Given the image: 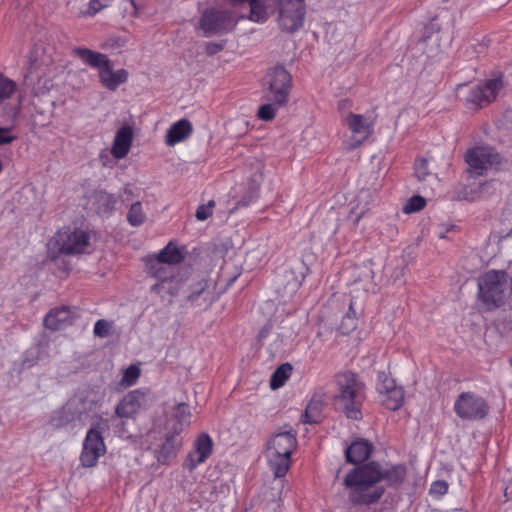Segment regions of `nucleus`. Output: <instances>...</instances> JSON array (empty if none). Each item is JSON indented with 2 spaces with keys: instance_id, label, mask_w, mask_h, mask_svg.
Here are the masks:
<instances>
[{
  "instance_id": "f257e3e1",
  "label": "nucleus",
  "mask_w": 512,
  "mask_h": 512,
  "mask_svg": "<svg viewBox=\"0 0 512 512\" xmlns=\"http://www.w3.org/2000/svg\"><path fill=\"white\" fill-rule=\"evenodd\" d=\"M406 469L403 465H382L371 461L352 469L344 478L343 484L351 488L349 501L354 505H371L383 496L385 488L376 484L384 480L390 486L403 482Z\"/></svg>"
},
{
  "instance_id": "f03ea898",
  "label": "nucleus",
  "mask_w": 512,
  "mask_h": 512,
  "mask_svg": "<svg viewBox=\"0 0 512 512\" xmlns=\"http://www.w3.org/2000/svg\"><path fill=\"white\" fill-rule=\"evenodd\" d=\"M348 273L351 279L349 295L346 296L344 294L334 293L329 299V305L331 307L341 304V312H345L339 326L343 334H348L356 328L357 314L361 313L363 310L361 303L356 300L357 297L354 296V293L360 291L367 293L374 291L376 287L371 261L354 264L348 269Z\"/></svg>"
},
{
  "instance_id": "7ed1b4c3",
  "label": "nucleus",
  "mask_w": 512,
  "mask_h": 512,
  "mask_svg": "<svg viewBox=\"0 0 512 512\" xmlns=\"http://www.w3.org/2000/svg\"><path fill=\"white\" fill-rule=\"evenodd\" d=\"M337 393L335 401L345 415L353 420L362 417L361 406L365 400V384L358 374L349 370L339 372L334 377Z\"/></svg>"
},
{
  "instance_id": "20e7f679",
  "label": "nucleus",
  "mask_w": 512,
  "mask_h": 512,
  "mask_svg": "<svg viewBox=\"0 0 512 512\" xmlns=\"http://www.w3.org/2000/svg\"><path fill=\"white\" fill-rule=\"evenodd\" d=\"M293 429L277 432L267 442V457L275 477H283L290 467L291 455L297 447Z\"/></svg>"
},
{
  "instance_id": "39448f33",
  "label": "nucleus",
  "mask_w": 512,
  "mask_h": 512,
  "mask_svg": "<svg viewBox=\"0 0 512 512\" xmlns=\"http://www.w3.org/2000/svg\"><path fill=\"white\" fill-rule=\"evenodd\" d=\"M144 261L147 274L158 280V282L151 287V292L161 297H163L165 293L177 295L178 289H176V286L183 280L182 272H180L176 266L164 263L150 255H148Z\"/></svg>"
},
{
  "instance_id": "423d86ee",
  "label": "nucleus",
  "mask_w": 512,
  "mask_h": 512,
  "mask_svg": "<svg viewBox=\"0 0 512 512\" xmlns=\"http://www.w3.org/2000/svg\"><path fill=\"white\" fill-rule=\"evenodd\" d=\"M506 290L505 272L491 270L478 280V297L489 311L504 304Z\"/></svg>"
},
{
  "instance_id": "0eeeda50",
  "label": "nucleus",
  "mask_w": 512,
  "mask_h": 512,
  "mask_svg": "<svg viewBox=\"0 0 512 512\" xmlns=\"http://www.w3.org/2000/svg\"><path fill=\"white\" fill-rule=\"evenodd\" d=\"M291 75L283 66H275L270 69L265 77V97L276 106H284L288 101L291 88Z\"/></svg>"
},
{
  "instance_id": "6e6552de",
  "label": "nucleus",
  "mask_w": 512,
  "mask_h": 512,
  "mask_svg": "<svg viewBox=\"0 0 512 512\" xmlns=\"http://www.w3.org/2000/svg\"><path fill=\"white\" fill-rule=\"evenodd\" d=\"M278 25L283 32L294 33L303 26L306 7L304 0H277Z\"/></svg>"
},
{
  "instance_id": "1a4fd4ad",
  "label": "nucleus",
  "mask_w": 512,
  "mask_h": 512,
  "mask_svg": "<svg viewBox=\"0 0 512 512\" xmlns=\"http://www.w3.org/2000/svg\"><path fill=\"white\" fill-rule=\"evenodd\" d=\"M454 411L463 420H481L489 412L487 401L473 392L461 393L455 403Z\"/></svg>"
},
{
  "instance_id": "9d476101",
  "label": "nucleus",
  "mask_w": 512,
  "mask_h": 512,
  "mask_svg": "<svg viewBox=\"0 0 512 512\" xmlns=\"http://www.w3.org/2000/svg\"><path fill=\"white\" fill-rule=\"evenodd\" d=\"M52 243L58 247L62 254H80L85 252L89 246L90 234L82 229L64 228L55 235Z\"/></svg>"
},
{
  "instance_id": "9b49d317",
  "label": "nucleus",
  "mask_w": 512,
  "mask_h": 512,
  "mask_svg": "<svg viewBox=\"0 0 512 512\" xmlns=\"http://www.w3.org/2000/svg\"><path fill=\"white\" fill-rule=\"evenodd\" d=\"M237 20L230 10L207 9L202 14L199 27L205 37L233 28Z\"/></svg>"
},
{
  "instance_id": "f8f14e48",
  "label": "nucleus",
  "mask_w": 512,
  "mask_h": 512,
  "mask_svg": "<svg viewBox=\"0 0 512 512\" xmlns=\"http://www.w3.org/2000/svg\"><path fill=\"white\" fill-rule=\"evenodd\" d=\"M465 160L476 176L485 174L501 163L500 155L490 147H474L466 152Z\"/></svg>"
},
{
  "instance_id": "ddd939ff",
  "label": "nucleus",
  "mask_w": 512,
  "mask_h": 512,
  "mask_svg": "<svg viewBox=\"0 0 512 512\" xmlns=\"http://www.w3.org/2000/svg\"><path fill=\"white\" fill-rule=\"evenodd\" d=\"M106 447L101 433L95 429H90L83 443V450L80 456L84 467H93L97 464L100 456L104 455Z\"/></svg>"
},
{
  "instance_id": "4468645a",
  "label": "nucleus",
  "mask_w": 512,
  "mask_h": 512,
  "mask_svg": "<svg viewBox=\"0 0 512 512\" xmlns=\"http://www.w3.org/2000/svg\"><path fill=\"white\" fill-rule=\"evenodd\" d=\"M381 385L379 391L382 394L383 405L392 411L401 408L404 402V390L402 387L397 386L395 380L388 378L385 374L379 376Z\"/></svg>"
},
{
  "instance_id": "2eb2a0df",
  "label": "nucleus",
  "mask_w": 512,
  "mask_h": 512,
  "mask_svg": "<svg viewBox=\"0 0 512 512\" xmlns=\"http://www.w3.org/2000/svg\"><path fill=\"white\" fill-rule=\"evenodd\" d=\"M146 395L140 390H133L126 394L115 408V415L122 420L133 419L144 406Z\"/></svg>"
},
{
  "instance_id": "dca6fc26",
  "label": "nucleus",
  "mask_w": 512,
  "mask_h": 512,
  "mask_svg": "<svg viewBox=\"0 0 512 512\" xmlns=\"http://www.w3.org/2000/svg\"><path fill=\"white\" fill-rule=\"evenodd\" d=\"M182 276V282L176 286L178 294L180 292L184 293L188 301L193 302L204 293L207 283L198 273H195L188 268H185L182 271Z\"/></svg>"
},
{
  "instance_id": "f3484780",
  "label": "nucleus",
  "mask_w": 512,
  "mask_h": 512,
  "mask_svg": "<svg viewBox=\"0 0 512 512\" xmlns=\"http://www.w3.org/2000/svg\"><path fill=\"white\" fill-rule=\"evenodd\" d=\"M213 450V441L207 433L200 434L194 443V450L191 451L184 463L189 471L194 470L199 464L203 463Z\"/></svg>"
},
{
  "instance_id": "a211bd4d",
  "label": "nucleus",
  "mask_w": 512,
  "mask_h": 512,
  "mask_svg": "<svg viewBox=\"0 0 512 512\" xmlns=\"http://www.w3.org/2000/svg\"><path fill=\"white\" fill-rule=\"evenodd\" d=\"M372 201V194L368 189H362L358 193L355 200L351 203L348 215V220L352 223L353 227H358L361 219L368 214Z\"/></svg>"
},
{
  "instance_id": "6ab92c4d",
  "label": "nucleus",
  "mask_w": 512,
  "mask_h": 512,
  "mask_svg": "<svg viewBox=\"0 0 512 512\" xmlns=\"http://www.w3.org/2000/svg\"><path fill=\"white\" fill-rule=\"evenodd\" d=\"M98 75L101 84L111 91H115L120 84L125 83L128 79L127 70L119 69L117 71H113L112 63L109 58L107 59V64H103L99 69Z\"/></svg>"
},
{
  "instance_id": "aec40b11",
  "label": "nucleus",
  "mask_w": 512,
  "mask_h": 512,
  "mask_svg": "<svg viewBox=\"0 0 512 512\" xmlns=\"http://www.w3.org/2000/svg\"><path fill=\"white\" fill-rule=\"evenodd\" d=\"M89 208L98 215H108L114 209L116 200L112 194L103 190H95L88 197Z\"/></svg>"
},
{
  "instance_id": "412c9836",
  "label": "nucleus",
  "mask_w": 512,
  "mask_h": 512,
  "mask_svg": "<svg viewBox=\"0 0 512 512\" xmlns=\"http://www.w3.org/2000/svg\"><path fill=\"white\" fill-rule=\"evenodd\" d=\"M133 140V130L130 126H122L115 134L111 154L116 159H122L129 153Z\"/></svg>"
},
{
  "instance_id": "4be33fe9",
  "label": "nucleus",
  "mask_w": 512,
  "mask_h": 512,
  "mask_svg": "<svg viewBox=\"0 0 512 512\" xmlns=\"http://www.w3.org/2000/svg\"><path fill=\"white\" fill-rule=\"evenodd\" d=\"M54 46L38 42L29 54L30 72L41 66H49L53 62Z\"/></svg>"
},
{
  "instance_id": "5701e85b",
  "label": "nucleus",
  "mask_w": 512,
  "mask_h": 512,
  "mask_svg": "<svg viewBox=\"0 0 512 512\" xmlns=\"http://www.w3.org/2000/svg\"><path fill=\"white\" fill-rule=\"evenodd\" d=\"M325 403V394L316 392L313 394L302 415L305 424H317L322 421V411Z\"/></svg>"
},
{
  "instance_id": "b1692460",
  "label": "nucleus",
  "mask_w": 512,
  "mask_h": 512,
  "mask_svg": "<svg viewBox=\"0 0 512 512\" xmlns=\"http://www.w3.org/2000/svg\"><path fill=\"white\" fill-rule=\"evenodd\" d=\"M373 451V446L367 440L359 439L354 441L346 450V461L358 464L368 459Z\"/></svg>"
},
{
  "instance_id": "393cba45",
  "label": "nucleus",
  "mask_w": 512,
  "mask_h": 512,
  "mask_svg": "<svg viewBox=\"0 0 512 512\" xmlns=\"http://www.w3.org/2000/svg\"><path fill=\"white\" fill-rule=\"evenodd\" d=\"M501 87L502 81L500 79H490L484 85H479L472 91L470 100L478 104L489 103L495 99L496 93Z\"/></svg>"
},
{
  "instance_id": "a878e982",
  "label": "nucleus",
  "mask_w": 512,
  "mask_h": 512,
  "mask_svg": "<svg viewBox=\"0 0 512 512\" xmlns=\"http://www.w3.org/2000/svg\"><path fill=\"white\" fill-rule=\"evenodd\" d=\"M180 434L173 432L168 434L165 438L161 449L158 451L157 460L161 464H169L177 455V452L182 445Z\"/></svg>"
},
{
  "instance_id": "bb28decb",
  "label": "nucleus",
  "mask_w": 512,
  "mask_h": 512,
  "mask_svg": "<svg viewBox=\"0 0 512 512\" xmlns=\"http://www.w3.org/2000/svg\"><path fill=\"white\" fill-rule=\"evenodd\" d=\"M72 321V311L68 306L51 310L44 318V325L50 330H59Z\"/></svg>"
},
{
  "instance_id": "cd10ccee",
  "label": "nucleus",
  "mask_w": 512,
  "mask_h": 512,
  "mask_svg": "<svg viewBox=\"0 0 512 512\" xmlns=\"http://www.w3.org/2000/svg\"><path fill=\"white\" fill-rule=\"evenodd\" d=\"M346 122L353 133L354 136H359L360 138L355 140L353 144H351V148L358 147L368 136H369V125L366 122V119L362 115L350 113L346 117Z\"/></svg>"
},
{
  "instance_id": "c85d7f7f",
  "label": "nucleus",
  "mask_w": 512,
  "mask_h": 512,
  "mask_svg": "<svg viewBox=\"0 0 512 512\" xmlns=\"http://www.w3.org/2000/svg\"><path fill=\"white\" fill-rule=\"evenodd\" d=\"M190 407L186 403H180L175 406L171 419L168 421V426H171V430L180 434L184 427L190 424L191 419Z\"/></svg>"
},
{
  "instance_id": "c756f323",
  "label": "nucleus",
  "mask_w": 512,
  "mask_h": 512,
  "mask_svg": "<svg viewBox=\"0 0 512 512\" xmlns=\"http://www.w3.org/2000/svg\"><path fill=\"white\" fill-rule=\"evenodd\" d=\"M192 125L189 120L181 119L174 123L166 134V144L174 146L178 142L183 141L192 133Z\"/></svg>"
},
{
  "instance_id": "7c9ffc66",
  "label": "nucleus",
  "mask_w": 512,
  "mask_h": 512,
  "mask_svg": "<svg viewBox=\"0 0 512 512\" xmlns=\"http://www.w3.org/2000/svg\"><path fill=\"white\" fill-rule=\"evenodd\" d=\"M75 56L80 57L86 64L98 70L107 64V55L99 52L92 51L84 47H76L72 50Z\"/></svg>"
},
{
  "instance_id": "2f4dec72",
  "label": "nucleus",
  "mask_w": 512,
  "mask_h": 512,
  "mask_svg": "<svg viewBox=\"0 0 512 512\" xmlns=\"http://www.w3.org/2000/svg\"><path fill=\"white\" fill-rule=\"evenodd\" d=\"M258 342L261 346H267L271 352L277 350L282 343L279 333L273 332V324L268 321L258 334Z\"/></svg>"
},
{
  "instance_id": "473e14b6",
  "label": "nucleus",
  "mask_w": 512,
  "mask_h": 512,
  "mask_svg": "<svg viewBox=\"0 0 512 512\" xmlns=\"http://www.w3.org/2000/svg\"><path fill=\"white\" fill-rule=\"evenodd\" d=\"M152 256L172 266H176L184 260L183 252L172 241H170L158 254Z\"/></svg>"
},
{
  "instance_id": "72a5a7b5",
  "label": "nucleus",
  "mask_w": 512,
  "mask_h": 512,
  "mask_svg": "<svg viewBox=\"0 0 512 512\" xmlns=\"http://www.w3.org/2000/svg\"><path fill=\"white\" fill-rule=\"evenodd\" d=\"M80 413L75 409L72 403H67L62 409L51 419L54 427L60 428L73 422Z\"/></svg>"
},
{
  "instance_id": "f704fd0d",
  "label": "nucleus",
  "mask_w": 512,
  "mask_h": 512,
  "mask_svg": "<svg viewBox=\"0 0 512 512\" xmlns=\"http://www.w3.org/2000/svg\"><path fill=\"white\" fill-rule=\"evenodd\" d=\"M283 282L284 283L282 286L277 287V293L283 300H286L297 292L300 286V282L291 272L284 274Z\"/></svg>"
},
{
  "instance_id": "c9c22d12",
  "label": "nucleus",
  "mask_w": 512,
  "mask_h": 512,
  "mask_svg": "<svg viewBox=\"0 0 512 512\" xmlns=\"http://www.w3.org/2000/svg\"><path fill=\"white\" fill-rule=\"evenodd\" d=\"M292 371V366L289 363L281 364L272 374L270 379V387L275 390L284 385L285 381L289 378Z\"/></svg>"
},
{
  "instance_id": "e433bc0d",
  "label": "nucleus",
  "mask_w": 512,
  "mask_h": 512,
  "mask_svg": "<svg viewBox=\"0 0 512 512\" xmlns=\"http://www.w3.org/2000/svg\"><path fill=\"white\" fill-rule=\"evenodd\" d=\"M247 4L250 8L249 19L251 21L260 23L268 18L267 9L261 0H249Z\"/></svg>"
},
{
  "instance_id": "4c0bfd02",
  "label": "nucleus",
  "mask_w": 512,
  "mask_h": 512,
  "mask_svg": "<svg viewBox=\"0 0 512 512\" xmlns=\"http://www.w3.org/2000/svg\"><path fill=\"white\" fill-rule=\"evenodd\" d=\"M15 90V82L5 77L2 73H0V104L5 99L10 98V96L15 92Z\"/></svg>"
},
{
  "instance_id": "58836bf2",
  "label": "nucleus",
  "mask_w": 512,
  "mask_h": 512,
  "mask_svg": "<svg viewBox=\"0 0 512 512\" xmlns=\"http://www.w3.org/2000/svg\"><path fill=\"white\" fill-rule=\"evenodd\" d=\"M127 220L133 226H138L144 222L145 215L142 211L140 202L132 204L127 214Z\"/></svg>"
},
{
  "instance_id": "ea45409f",
  "label": "nucleus",
  "mask_w": 512,
  "mask_h": 512,
  "mask_svg": "<svg viewBox=\"0 0 512 512\" xmlns=\"http://www.w3.org/2000/svg\"><path fill=\"white\" fill-rule=\"evenodd\" d=\"M426 205V200L422 196L416 195L412 196L410 199L407 200L405 205L403 206V212L405 214H411L417 211H420L423 209Z\"/></svg>"
},
{
  "instance_id": "a19ab883",
  "label": "nucleus",
  "mask_w": 512,
  "mask_h": 512,
  "mask_svg": "<svg viewBox=\"0 0 512 512\" xmlns=\"http://www.w3.org/2000/svg\"><path fill=\"white\" fill-rule=\"evenodd\" d=\"M139 376L140 369L136 365H130L127 369H125L120 383L125 387H129L137 381Z\"/></svg>"
},
{
  "instance_id": "79ce46f5",
  "label": "nucleus",
  "mask_w": 512,
  "mask_h": 512,
  "mask_svg": "<svg viewBox=\"0 0 512 512\" xmlns=\"http://www.w3.org/2000/svg\"><path fill=\"white\" fill-rule=\"evenodd\" d=\"M273 102L264 104L259 107L257 116L263 121H271L275 117V106Z\"/></svg>"
},
{
  "instance_id": "37998d69",
  "label": "nucleus",
  "mask_w": 512,
  "mask_h": 512,
  "mask_svg": "<svg viewBox=\"0 0 512 512\" xmlns=\"http://www.w3.org/2000/svg\"><path fill=\"white\" fill-rule=\"evenodd\" d=\"M414 173L418 180L422 181L429 174L428 163L424 158L418 159L414 165Z\"/></svg>"
},
{
  "instance_id": "c03bdc74",
  "label": "nucleus",
  "mask_w": 512,
  "mask_h": 512,
  "mask_svg": "<svg viewBox=\"0 0 512 512\" xmlns=\"http://www.w3.org/2000/svg\"><path fill=\"white\" fill-rule=\"evenodd\" d=\"M111 330V323L107 320L100 319L94 325V334L100 338L109 336Z\"/></svg>"
},
{
  "instance_id": "a18cd8bd",
  "label": "nucleus",
  "mask_w": 512,
  "mask_h": 512,
  "mask_svg": "<svg viewBox=\"0 0 512 512\" xmlns=\"http://www.w3.org/2000/svg\"><path fill=\"white\" fill-rule=\"evenodd\" d=\"M215 206L213 200L208 201L205 205H200L196 210V218L200 221H204L212 215V209Z\"/></svg>"
},
{
  "instance_id": "49530a36",
  "label": "nucleus",
  "mask_w": 512,
  "mask_h": 512,
  "mask_svg": "<svg viewBox=\"0 0 512 512\" xmlns=\"http://www.w3.org/2000/svg\"><path fill=\"white\" fill-rule=\"evenodd\" d=\"M109 2L110 0H91L89 2L87 14L90 16L95 15L101 9L107 7L109 5Z\"/></svg>"
},
{
  "instance_id": "de8ad7c7",
  "label": "nucleus",
  "mask_w": 512,
  "mask_h": 512,
  "mask_svg": "<svg viewBox=\"0 0 512 512\" xmlns=\"http://www.w3.org/2000/svg\"><path fill=\"white\" fill-rule=\"evenodd\" d=\"M448 490V484L445 481H435L431 485L430 493L436 495H444Z\"/></svg>"
},
{
  "instance_id": "09e8293b",
  "label": "nucleus",
  "mask_w": 512,
  "mask_h": 512,
  "mask_svg": "<svg viewBox=\"0 0 512 512\" xmlns=\"http://www.w3.org/2000/svg\"><path fill=\"white\" fill-rule=\"evenodd\" d=\"M124 12L129 14L132 17H137L138 15V8L135 3V0H124Z\"/></svg>"
},
{
  "instance_id": "8fccbe9b",
  "label": "nucleus",
  "mask_w": 512,
  "mask_h": 512,
  "mask_svg": "<svg viewBox=\"0 0 512 512\" xmlns=\"http://www.w3.org/2000/svg\"><path fill=\"white\" fill-rule=\"evenodd\" d=\"M224 48L223 43H217V42H209L206 44L205 51L207 55H214L218 52H220Z\"/></svg>"
},
{
  "instance_id": "3c124183",
  "label": "nucleus",
  "mask_w": 512,
  "mask_h": 512,
  "mask_svg": "<svg viewBox=\"0 0 512 512\" xmlns=\"http://www.w3.org/2000/svg\"><path fill=\"white\" fill-rule=\"evenodd\" d=\"M11 127L0 128V145L11 143L15 137L9 135Z\"/></svg>"
},
{
  "instance_id": "603ef678",
  "label": "nucleus",
  "mask_w": 512,
  "mask_h": 512,
  "mask_svg": "<svg viewBox=\"0 0 512 512\" xmlns=\"http://www.w3.org/2000/svg\"><path fill=\"white\" fill-rule=\"evenodd\" d=\"M19 112V109L17 107H10L8 109L7 115L9 118V121L11 122V127H13L14 121L16 119V116Z\"/></svg>"
},
{
  "instance_id": "864d4df0",
  "label": "nucleus",
  "mask_w": 512,
  "mask_h": 512,
  "mask_svg": "<svg viewBox=\"0 0 512 512\" xmlns=\"http://www.w3.org/2000/svg\"><path fill=\"white\" fill-rule=\"evenodd\" d=\"M233 5H238V4H244V3H247L249 0H231Z\"/></svg>"
},
{
  "instance_id": "5fc2aeb1",
  "label": "nucleus",
  "mask_w": 512,
  "mask_h": 512,
  "mask_svg": "<svg viewBox=\"0 0 512 512\" xmlns=\"http://www.w3.org/2000/svg\"><path fill=\"white\" fill-rule=\"evenodd\" d=\"M439 237H440V238H444V234H443V233H440V234H439Z\"/></svg>"
},
{
  "instance_id": "6e6d98bb",
  "label": "nucleus",
  "mask_w": 512,
  "mask_h": 512,
  "mask_svg": "<svg viewBox=\"0 0 512 512\" xmlns=\"http://www.w3.org/2000/svg\"><path fill=\"white\" fill-rule=\"evenodd\" d=\"M509 363L512 366V357L509 359Z\"/></svg>"
}]
</instances>
